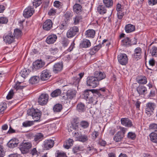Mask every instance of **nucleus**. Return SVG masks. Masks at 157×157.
Here are the masks:
<instances>
[{
	"instance_id": "63",
	"label": "nucleus",
	"mask_w": 157,
	"mask_h": 157,
	"mask_svg": "<svg viewBox=\"0 0 157 157\" xmlns=\"http://www.w3.org/2000/svg\"><path fill=\"white\" fill-rule=\"evenodd\" d=\"M56 13V10L53 8H52L48 11V14L49 16H52L55 15Z\"/></svg>"
},
{
	"instance_id": "53",
	"label": "nucleus",
	"mask_w": 157,
	"mask_h": 157,
	"mask_svg": "<svg viewBox=\"0 0 157 157\" xmlns=\"http://www.w3.org/2000/svg\"><path fill=\"white\" fill-rule=\"evenodd\" d=\"M42 3V0H34L33 2V4L35 8L37 7L40 6Z\"/></svg>"
},
{
	"instance_id": "51",
	"label": "nucleus",
	"mask_w": 157,
	"mask_h": 157,
	"mask_svg": "<svg viewBox=\"0 0 157 157\" xmlns=\"http://www.w3.org/2000/svg\"><path fill=\"white\" fill-rule=\"evenodd\" d=\"M127 137L129 139L134 140L136 138V135L134 132H130L128 133Z\"/></svg>"
},
{
	"instance_id": "19",
	"label": "nucleus",
	"mask_w": 157,
	"mask_h": 157,
	"mask_svg": "<svg viewBox=\"0 0 157 157\" xmlns=\"http://www.w3.org/2000/svg\"><path fill=\"white\" fill-rule=\"evenodd\" d=\"M121 124L126 127H131L133 125L131 121L127 118H121Z\"/></svg>"
},
{
	"instance_id": "7",
	"label": "nucleus",
	"mask_w": 157,
	"mask_h": 157,
	"mask_svg": "<svg viewBox=\"0 0 157 157\" xmlns=\"http://www.w3.org/2000/svg\"><path fill=\"white\" fill-rule=\"evenodd\" d=\"M146 107L145 113L148 116H150L153 113L156 105L154 103L149 102L147 103Z\"/></svg>"
},
{
	"instance_id": "13",
	"label": "nucleus",
	"mask_w": 157,
	"mask_h": 157,
	"mask_svg": "<svg viewBox=\"0 0 157 157\" xmlns=\"http://www.w3.org/2000/svg\"><path fill=\"white\" fill-rule=\"evenodd\" d=\"M51 76V73L49 70H44L41 73L40 79L42 81L47 80Z\"/></svg>"
},
{
	"instance_id": "36",
	"label": "nucleus",
	"mask_w": 157,
	"mask_h": 157,
	"mask_svg": "<svg viewBox=\"0 0 157 157\" xmlns=\"http://www.w3.org/2000/svg\"><path fill=\"white\" fill-rule=\"evenodd\" d=\"M122 43L123 45L127 46L131 44V42L130 39L128 37L124 38L122 40Z\"/></svg>"
},
{
	"instance_id": "24",
	"label": "nucleus",
	"mask_w": 157,
	"mask_h": 157,
	"mask_svg": "<svg viewBox=\"0 0 157 157\" xmlns=\"http://www.w3.org/2000/svg\"><path fill=\"white\" fill-rule=\"evenodd\" d=\"M34 137V140L38 143L44 139V136L42 133H37Z\"/></svg>"
},
{
	"instance_id": "27",
	"label": "nucleus",
	"mask_w": 157,
	"mask_h": 157,
	"mask_svg": "<svg viewBox=\"0 0 157 157\" xmlns=\"http://www.w3.org/2000/svg\"><path fill=\"white\" fill-rule=\"evenodd\" d=\"M134 53L133 56L134 58L136 59H140L141 53V48L138 47L135 49Z\"/></svg>"
},
{
	"instance_id": "54",
	"label": "nucleus",
	"mask_w": 157,
	"mask_h": 157,
	"mask_svg": "<svg viewBox=\"0 0 157 157\" xmlns=\"http://www.w3.org/2000/svg\"><path fill=\"white\" fill-rule=\"evenodd\" d=\"M6 103L0 105V114L3 113L4 111L6 109Z\"/></svg>"
},
{
	"instance_id": "47",
	"label": "nucleus",
	"mask_w": 157,
	"mask_h": 157,
	"mask_svg": "<svg viewBox=\"0 0 157 157\" xmlns=\"http://www.w3.org/2000/svg\"><path fill=\"white\" fill-rule=\"evenodd\" d=\"M88 140V138L87 136L86 135H82L79 138L78 140V141L82 142H84L87 141Z\"/></svg>"
},
{
	"instance_id": "3",
	"label": "nucleus",
	"mask_w": 157,
	"mask_h": 157,
	"mask_svg": "<svg viewBox=\"0 0 157 157\" xmlns=\"http://www.w3.org/2000/svg\"><path fill=\"white\" fill-rule=\"evenodd\" d=\"M90 90H86L84 91L83 94L82 95V98L88 101V103H93L94 104H96L98 102V101L96 100L95 99H97V97L95 96L92 97V95L90 94Z\"/></svg>"
},
{
	"instance_id": "45",
	"label": "nucleus",
	"mask_w": 157,
	"mask_h": 157,
	"mask_svg": "<svg viewBox=\"0 0 157 157\" xmlns=\"http://www.w3.org/2000/svg\"><path fill=\"white\" fill-rule=\"evenodd\" d=\"M72 134L73 136L75 139L76 141H78V140L79 138L82 134L80 132H73Z\"/></svg>"
},
{
	"instance_id": "48",
	"label": "nucleus",
	"mask_w": 157,
	"mask_h": 157,
	"mask_svg": "<svg viewBox=\"0 0 157 157\" xmlns=\"http://www.w3.org/2000/svg\"><path fill=\"white\" fill-rule=\"evenodd\" d=\"M106 10L104 6H99V13L101 14H103L106 13Z\"/></svg>"
},
{
	"instance_id": "2",
	"label": "nucleus",
	"mask_w": 157,
	"mask_h": 157,
	"mask_svg": "<svg viewBox=\"0 0 157 157\" xmlns=\"http://www.w3.org/2000/svg\"><path fill=\"white\" fill-rule=\"evenodd\" d=\"M32 147V145L31 142H23L20 144L18 148L21 153L24 154L29 153Z\"/></svg>"
},
{
	"instance_id": "12",
	"label": "nucleus",
	"mask_w": 157,
	"mask_h": 157,
	"mask_svg": "<svg viewBox=\"0 0 157 157\" xmlns=\"http://www.w3.org/2000/svg\"><path fill=\"white\" fill-rule=\"evenodd\" d=\"M34 12V8L31 6H29L24 10L23 15L25 17L28 18L33 15Z\"/></svg>"
},
{
	"instance_id": "17",
	"label": "nucleus",
	"mask_w": 157,
	"mask_h": 157,
	"mask_svg": "<svg viewBox=\"0 0 157 157\" xmlns=\"http://www.w3.org/2000/svg\"><path fill=\"white\" fill-rule=\"evenodd\" d=\"M54 142L52 140H45L44 142V148L45 150H48L51 148L54 144Z\"/></svg>"
},
{
	"instance_id": "59",
	"label": "nucleus",
	"mask_w": 157,
	"mask_h": 157,
	"mask_svg": "<svg viewBox=\"0 0 157 157\" xmlns=\"http://www.w3.org/2000/svg\"><path fill=\"white\" fill-rule=\"evenodd\" d=\"M14 93L13 90H10L6 96V98L9 100L12 98L13 96Z\"/></svg>"
},
{
	"instance_id": "37",
	"label": "nucleus",
	"mask_w": 157,
	"mask_h": 157,
	"mask_svg": "<svg viewBox=\"0 0 157 157\" xmlns=\"http://www.w3.org/2000/svg\"><path fill=\"white\" fill-rule=\"evenodd\" d=\"M78 75L79 76V77H74V80H75L74 83H75V84H78L79 83L81 79L83 76L84 73H80L78 74Z\"/></svg>"
},
{
	"instance_id": "38",
	"label": "nucleus",
	"mask_w": 157,
	"mask_h": 157,
	"mask_svg": "<svg viewBox=\"0 0 157 157\" xmlns=\"http://www.w3.org/2000/svg\"><path fill=\"white\" fill-rule=\"evenodd\" d=\"M69 42L70 40L67 38L63 37L61 43L63 47H66L68 46Z\"/></svg>"
},
{
	"instance_id": "18",
	"label": "nucleus",
	"mask_w": 157,
	"mask_h": 157,
	"mask_svg": "<svg viewBox=\"0 0 157 157\" xmlns=\"http://www.w3.org/2000/svg\"><path fill=\"white\" fill-rule=\"evenodd\" d=\"M19 144L18 139L13 138L8 143V145L9 147L13 148L17 147Z\"/></svg>"
},
{
	"instance_id": "16",
	"label": "nucleus",
	"mask_w": 157,
	"mask_h": 157,
	"mask_svg": "<svg viewBox=\"0 0 157 157\" xmlns=\"http://www.w3.org/2000/svg\"><path fill=\"white\" fill-rule=\"evenodd\" d=\"M57 39V36L55 34H52L49 35L46 38V42L48 44H54Z\"/></svg>"
},
{
	"instance_id": "5",
	"label": "nucleus",
	"mask_w": 157,
	"mask_h": 157,
	"mask_svg": "<svg viewBox=\"0 0 157 157\" xmlns=\"http://www.w3.org/2000/svg\"><path fill=\"white\" fill-rule=\"evenodd\" d=\"M98 78L97 77L92 76L87 77L86 81V84L87 86L95 88L98 86Z\"/></svg>"
},
{
	"instance_id": "28",
	"label": "nucleus",
	"mask_w": 157,
	"mask_h": 157,
	"mask_svg": "<svg viewBox=\"0 0 157 157\" xmlns=\"http://www.w3.org/2000/svg\"><path fill=\"white\" fill-rule=\"evenodd\" d=\"M125 29L127 33H130L135 30V27L132 25L128 24L125 26Z\"/></svg>"
},
{
	"instance_id": "11",
	"label": "nucleus",
	"mask_w": 157,
	"mask_h": 157,
	"mask_svg": "<svg viewBox=\"0 0 157 157\" xmlns=\"http://www.w3.org/2000/svg\"><path fill=\"white\" fill-rule=\"evenodd\" d=\"M63 64L62 62L57 63L53 66L52 71L54 73L57 74L63 70Z\"/></svg>"
},
{
	"instance_id": "6",
	"label": "nucleus",
	"mask_w": 157,
	"mask_h": 157,
	"mask_svg": "<svg viewBox=\"0 0 157 157\" xmlns=\"http://www.w3.org/2000/svg\"><path fill=\"white\" fill-rule=\"evenodd\" d=\"M49 99V96L47 94H42L39 97L38 102L41 106L45 105L47 103Z\"/></svg>"
},
{
	"instance_id": "32",
	"label": "nucleus",
	"mask_w": 157,
	"mask_h": 157,
	"mask_svg": "<svg viewBox=\"0 0 157 157\" xmlns=\"http://www.w3.org/2000/svg\"><path fill=\"white\" fill-rule=\"evenodd\" d=\"M63 109L62 105L60 104H56L53 107V110L55 113L59 112Z\"/></svg>"
},
{
	"instance_id": "9",
	"label": "nucleus",
	"mask_w": 157,
	"mask_h": 157,
	"mask_svg": "<svg viewBox=\"0 0 157 157\" xmlns=\"http://www.w3.org/2000/svg\"><path fill=\"white\" fill-rule=\"evenodd\" d=\"M45 62L42 60H37L33 63V69L34 70H37L44 67Z\"/></svg>"
},
{
	"instance_id": "39",
	"label": "nucleus",
	"mask_w": 157,
	"mask_h": 157,
	"mask_svg": "<svg viewBox=\"0 0 157 157\" xmlns=\"http://www.w3.org/2000/svg\"><path fill=\"white\" fill-rule=\"evenodd\" d=\"M22 32L19 29H15L14 30V33L13 34L15 37L18 38L21 36V35Z\"/></svg>"
},
{
	"instance_id": "61",
	"label": "nucleus",
	"mask_w": 157,
	"mask_h": 157,
	"mask_svg": "<svg viewBox=\"0 0 157 157\" xmlns=\"http://www.w3.org/2000/svg\"><path fill=\"white\" fill-rule=\"evenodd\" d=\"M5 155V152L4 151L2 146L0 145V157H3Z\"/></svg>"
},
{
	"instance_id": "58",
	"label": "nucleus",
	"mask_w": 157,
	"mask_h": 157,
	"mask_svg": "<svg viewBox=\"0 0 157 157\" xmlns=\"http://www.w3.org/2000/svg\"><path fill=\"white\" fill-rule=\"evenodd\" d=\"M71 16V13L70 11H67L64 14V17L67 21L69 20V18Z\"/></svg>"
},
{
	"instance_id": "44",
	"label": "nucleus",
	"mask_w": 157,
	"mask_h": 157,
	"mask_svg": "<svg viewBox=\"0 0 157 157\" xmlns=\"http://www.w3.org/2000/svg\"><path fill=\"white\" fill-rule=\"evenodd\" d=\"M29 73V71L26 68H24L23 70L21 71L20 72V74L21 76L24 78L28 75Z\"/></svg>"
},
{
	"instance_id": "14",
	"label": "nucleus",
	"mask_w": 157,
	"mask_h": 157,
	"mask_svg": "<svg viewBox=\"0 0 157 157\" xmlns=\"http://www.w3.org/2000/svg\"><path fill=\"white\" fill-rule=\"evenodd\" d=\"M52 25L53 23L51 20L50 19L47 20L43 24V29L46 31L49 30L52 28Z\"/></svg>"
},
{
	"instance_id": "34",
	"label": "nucleus",
	"mask_w": 157,
	"mask_h": 157,
	"mask_svg": "<svg viewBox=\"0 0 157 157\" xmlns=\"http://www.w3.org/2000/svg\"><path fill=\"white\" fill-rule=\"evenodd\" d=\"M150 140L153 142L157 144V134L155 132H151L150 134Z\"/></svg>"
},
{
	"instance_id": "43",
	"label": "nucleus",
	"mask_w": 157,
	"mask_h": 157,
	"mask_svg": "<svg viewBox=\"0 0 157 157\" xmlns=\"http://www.w3.org/2000/svg\"><path fill=\"white\" fill-rule=\"evenodd\" d=\"M80 125L83 128H86L89 126V123L86 121H82L80 123Z\"/></svg>"
},
{
	"instance_id": "35",
	"label": "nucleus",
	"mask_w": 157,
	"mask_h": 157,
	"mask_svg": "<svg viewBox=\"0 0 157 157\" xmlns=\"http://www.w3.org/2000/svg\"><path fill=\"white\" fill-rule=\"evenodd\" d=\"M39 78L37 76H34L32 77L29 80L30 83L32 84L37 83L39 80Z\"/></svg>"
},
{
	"instance_id": "31",
	"label": "nucleus",
	"mask_w": 157,
	"mask_h": 157,
	"mask_svg": "<svg viewBox=\"0 0 157 157\" xmlns=\"http://www.w3.org/2000/svg\"><path fill=\"white\" fill-rule=\"evenodd\" d=\"M74 140L72 139H69L65 142V143L63 145L64 147L67 149H68L73 144Z\"/></svg>"
},
{
	"instance_id": "1",
	"label": "nucleus",
	"mask_w": 157,
	"mask_h": 157,
	"mask_svg": "<svg viewBox=\"0 0 157 157\" xmlns=\"http://www.w3.org/2000/svg\"><path fill=\"white\" fill-rule=\"evenodd\" d=\"M41 112L38 109H29L27 111V114L29 116H31L35 121H39L41 116Z\"/></svg>"
},
{
	"instance_id": "40",
	"label": "nucleus",
	"mask_w": 157,
	"mask_h": 157,
	"mask_svg": "<svg viewBox=\"0 0 157 157\" xmlns=\"http://www.w3.org/2000/svg\"><path fill=\"white\" fill-rule=\"evenodd\" d=\"M82 150V147L80 146L74 147L72 149V151L74 153L76 154L77 155H80V154L77 153L79 151Z\"/></svg>"
},
{
	"instance_id": "57",
	"label": "nucleus",
	"mask_w": 157,
	"mask_h": 157,
	"mask_svg": "<svg viewBox=\"0 0 157 157\" xmlns=\"http://www.w3.org/2000/svg\"><path fill=\"white\" fill-rule=\"evenodd\" d=\"M106 77V75L104 72H99V81L101 80Z\"/></svg>"
},
{
	"instance_id": "55",
	"label": "nucleus",
	"mask_w": 157,
	"mask_h": 157,
	"mask_svg": "<svg viewBox=\"0 0 157 157\" xmlns=\"http://www.w3.org/2000/svg\"><path fill=\"white\" fill-rule=\"evenodd\" d=\"M151 55L152 56H156L157 55V48L153 46L152 48Z\"/></svg>"
},
{
	"instance_id": "21",
	"label": "nucleus",
	"mask_w": 157,
	"mask_h": 157,
	"mask_svg": "<svg viewBox=\"0 0 157 157\" xmlns=\"http://www.w3.org/2000/svg\"><path fill=\"white\" fill-rule=\"evenodd\" d=\"M124 135L121 132H118L113 137L114 140L116 142L121 141L123 139Z\"/></svg>"
},
{
	"instance_id": "46",
	"label": "nucleus",
	"mask_w": 157,
	"mask_h": 157,
	"mask_svg": "<svg viewBox=\"0 0 157 157\" xmlns=\"http://www.w3.org/2000/svg\"><path fill=\"white\" fill-rule=\"evenodd\" d=\"M8 19L5 17H0V24H6L8 22Z\"/></svg>"
},
{
	"instance_id": "50",
	"label": "nucleus",
	"mask_w": 157,
	"mask_h": 157,
	"mask_svg": "<svg viewBox=\"0 0 157 157\" xmlns=\"http://www.w3.org/2000/svg\"><path fill=\"white\" fill-rule=\"evenodd\" d=\"M67 23L65 21L63 22L59 26V28L61 30L65 29L67 28Z\"/></svg>"
},
{
	"instance_id": "41",
	"label": "nucleus",
	"mask_w": 157,
	"mask_h": 157,
	"mask_svg": "<svg viewBox=\"0 0 157 157\" xmlns=\"http://www.w3.org/2000/svg\"><path fill=\"white\" fill-rule=\"evenodd\" d=\"M56 157H67L66 154L62 151H57L56 153Z\"/></svg>"
},
{
	"instance_id": "10",
	"label": "nucleus",
	"mask_w": 157,
	"mask_h": 157,
	"mask_svg": "<svg viewBox=\"0 0 157 157\" xmlns=\"http://www.w3.org/2000/svg\"><path fill=\"white\" fill-rule=\"evenodd\" d=\"M117 59L119 62L122 65H125L128 63V57L124 53L120 54L118 56Z\"/></svg>"
},
{
	"instance_id": "26",
	"label": "nucleus",
	"mask_w": 157,
	"mask_h": 157,
	"mask_svg": "<svg viewBox=\"0 0 157 157\" xmlns=\"http://www.w3.org/2000/svg\"><path fill=\"white\" fill-rule=\"evenodd\" d=\"M136 81L139 84H145L147 82V79L145 76H140L137 78Z\"/></svg>"
},
{
	"instance_id": "33",
	"label": "nucleus",
	"mask_w": 157,
	"mask_h": 157,
	"mask_svg": "<svg viewBox=\"0 0 157 157\" xmlns=\"http://www.w3.org/2000/svg\"><path fill=\"white\" fill-rule=\"evenodd\" d=\"M61 93V90L60 89H57L51 93L50 95L52 98H55L59 96Z\"/></svg>"
},
{
	"instance_id": "49",
	"label": "nucleus",
	"mask_w": 157,
	"mask_h": 157,
	"mask_svg": "<svg viewBox=\"0 0 157 157\" xmlns=\"http://www.w3.org/2000/svg\"><path fill=\"white\" fill-rule=\"evenodd\" d=\"M33 124V123L32 121H26L22 123V125L25 127H27L30 126Z\"/></svg>"
},
{
	"instance_id": "15",
	"label": "nucleus",
	"mask_w": 157,
	"mask_h": 157,
	"mask_svg": "<svg viewBox=\"0 0 157 157\" xmlns=\"http://www.w3.org/2000/svg\"><path fill=\"white\" fill-rule=\"evenodd\" d=\"M136 90L140 95H145L147 93V88L144 85H140L137 87Z\"/></svg>"
},
{
	"instance_id": "56",
	"label": "nucleus",
	"mask_w": 157,
	"mask_h": 157,
	"mask_svg": "<svg viewBox=\"0 0 157 157\" xmlns=\"http://www.w3.org/2000/svg\"><path fill=\"white\" fill-rule=\"evenodd\" d=\"M149 128L157 132V124L155 123H152L150 124Z\"/></svg>"
},
{
	"instance_id": "64",
	"label": "nucleus",
	"mask_w": 157,
	"mask_h": 157,
	"mask_svg": "<svg viewBox=\"0 0 157 157\" xmlns=\"http://www.w3.org/2000/svg\"><path fill=\"white\" fill-rule=\"evenodd\" d=\"M98 45H97L91 49L90 51V52H92V53H91V54L93 55L98 51Z\"/></svg>"
},
{
	"instance_id": "62",
	"label": "nucleus",
	"mask_w": 157,
	"mask_h": 157,
	"mask_svg": "<svg viewBox=\"0 0 157 157\" xmlns=\"http://www.w3.org/2000/svg\"><path fill=\"white\" fill-rule=\"evenodd\" d=\"M49 51L52 54L54 55L58 52L59 49L57 48H51Z\"/></svg>"
},
{
	"instance_id": "8",
	"label": "nucleus",
	"mask_w": 157,
	"mask_h": 157,
	"mask_svg": "<svg viewBox=\"0 0 157 157\" xmlns=\"http://www.w3.org/2000/svg\"><path fill=\"white\" fill-rule=\"evenodd\" d=\"M79 29L77 26H74L71 28L67 33V36L71 38L75 36L78 32Z\"/></svg>"
},
{
	"instance_id": "4",
	"label": "nucleus",
	"mask_w": 157,
	"mask_h": 157,
	"mask_svg": "<svg viewBox=\"0 0 157 157\" xmlns=\"http://www.w3.org/2000/svg\"><path fill=\"white\" fill-rule=\"evenodd\" d=\"M3 41L6 44H10L15 41V37L12 33L9 31L6 33L3 37Z\"/></svg>"
},
{
	"instance_id": "29",
	"label": "nucleus",
	"mask_w": 157,
	"mask_h": 157,
	"mask_svg": "<svg viewBox=\"0 0 157 157\" xmlns=\"http://www.w3.org/2000/svg\"><path fill=\"white\" fill-rule=\"evenodd\" d=\"M76 109L79 112H83L86 109L85 105L84 104L80 102L77 105Z\"/></svg>"
},
{
	"instance_id": "20",
	"label": "nucleus",
	"mask_w": 157,
	"mask_h": 157,
	"mask_svg": "<svg viewBox=\"0 0 157 157\" xmlns=\"http://www.w3.org/2000/svg\"><path fill=\"white\" fill-rule=\"evenodd\" d=\"M73 10L74 12L78 14H80L82 11V6L79 4L77 3H76L73 6Z\"/></svg>"
},
{
	"instance_id": "30",
	"label": "nucleus",
	"mask_w": 157,
	"mask_h": 157,
	"mask_svg": "<svg viewBox=\"0 0 157 157\" xmlns=\"http://www.w3.org/2000/svg\"><path fill=\"white\" fill-rule=\"evenodd\" d=\"M106 88L105 87H102L99 88V97L103 98V99L105 97H106Z\"/></svg>"
},
{
	"instance_id": "23",
	"label": "nucleus",
	"mask_w": 157,
	"mask_h": 157,
	"mask_svg": "<svg viewBox=\"0 0 157 157\" xmlns=\"http://www.w3.org/2000/svg\"><path fill=\"white\" fill-rule=\"evenodd\" d=\"M90 46V43L89 40L84 39L83 40L80 44L81 48H86Z\"/></svg>"
},
{
	"instance_id": "52",
	"label": "nucleus",
	"mask_w": 157,
	"mask_h": 157,
	"mask_svg": "<svg viewBox=\"0 0 157 157\" xmlns=\"http://www.w3.org/2000/svg\"><path fill=\"white\" fill-rule=\"evenodd\" d=\"M82 16H76L74 18V23L75 25L77 24L81 21L82 19Z\"/></svg>"
},
{
	"instance_id": "60",
	"label": "nucleus",
	"mask_w": 157,
	"mask_h": 157,
	"mask_svg": "<svg viewBox=\"0 0 157 157\" xmlns=\"http://www.w3.org/2000/svg\"><path fill=\"white\" fill-rule=\"evenodd\" d=\"M124 15V13L122 11L117 12V17L118 19L121 20Z\"/></svg>"
},
{
	"instance_id": "22",
	"label": "nucleus",
	"mask_w": 157,
	"mask_h": 157,
	"mask_svg": "<svg viewBox=\"0 0 157 157\" xmlns=\"http://www.w3.org/2000/svg\"><path fill=\"white\" fill-rule=\"evenodd\" d=\"M76 93L75 90H68L66 93L67 96L69 99H72L75 97Z\"/></svg>"
},
{
	"instance_id": "25",
	"label": "nucleus",
	"mask_w": 157,
	"mask_h": 157,
	"mask_svg": "<svg viewBox=\"0 0 157 157\" xmlns=\"http://www.w3.org/2000/svg\"><path fill=\"white\" fill-rule=\"evenodd\" d=\"M95 34V31L92 29H89L86 31L85 35L86 37L93 38Z\"/></svg>"
},
{
	"instance_id": "42",
	"label": "nucleus",
	"mask_w": 157,
	"mask_h": 157,
	"mask_svg": "<svg viewBox=\"0 0 157 157\" xmlns=\"http://www.w3.org/2000/svg\"><path fill=\"white\" fill-rule=\"evenodd\" d=\"M103 2L105 6L108 7L112 6L113 5L112 0H103Z\"/></svg>"
}]
</instances>
